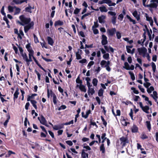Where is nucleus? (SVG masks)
I'll use <instances>...</instances> for the list:
<instances>
[{
  "instance_id": "nucleus-51",
  "label": "nucleus",
  "mask_w": 158,
  "mask_h": 158,
  "mask_svg": "<svg viewBox=\"0 0 158 158\" xmlns=\"http://www.w3.org/2000/svg\"><path fill=\"white\" fill-rule=\"evenodd\" d=\"M123 15L122 14H121L118 16V19L120 21H122L123 18Z\"/></svg>"
},
{
  "instance_id": "nucleus-20",
  "label": "nucleus",
  "mask_w": 158,
  "mask_h": 158,
  "mask_svg": "<svg viewBox=\"0 0 158 158\" xmlns=\"http://www.w3.org/2000/svg\"><path fill=\"white\" fill-rule=\"evenodd\" d=\"M21 55L23 57V59L26 61V64H27L28 58L27 55L25 53H22V54Z\"/></svg>"
},
{
  "instance_id": "nucleus-8",
  "label": "nucleus",
  "mask_w": 158,
  "mask_h": 158,
  "mask_svg": "<svg viewBox=\"0 0 158 158\" xmlns=\"http://www.w3.org/2000/svg\"><path fill=\"white\" fill-rule=\"evenodd\" d=\"M133 15L137 21H139L140 19V15L138 14L136 10L134 11L132 13Z\"/></svg>"
},
{
  "instance_id": "nucleus-29",
  "label": "nucleus",
  "mask_w": 158,
  "mask_h": 158,
  "mask_svg": "<svg viewBox=\"0 0 158 158\" xmlns=\"http://www.w3.org/2000/svg\"><path fill=\"white\" fill-rule=\"evenodd\" d=\"M142 110L146 113H148L149 112L148 111V110L149 109V107L148 106H143V108H142Z\"/></svg>"
},
{
  "instance_id": "nucleus-49",
  "label": "nucleus",
  "mask_w": 158,
  "mask_h": 158,
  "mask_svg": "<svg viewBox=\"0 0 158 158\" xmlns=\"http://www.w3.org/2000/svg\"><path fill=\"white\" fill-rule=\"evenodd\" d=\"M103 90L101 89H100L98 92V95L99 96H101L103 95Z\"/></svg>"
},
{
  "instance_id": "nucleus-5",
  "label": "nucleus",
  "mask_w": 158,
  "mask_h": 158,
  "mask_svg": "<svg viewBox=\"0 0 158 158\" xmlns=\"http://www.w3.org/2000/svg\"><path fill=\"white\" fill-rule=\"evenodd\" d=\"M121 141V144L122 145V147H124L127 143L129 142V141L125 137H122L120 139Z\"/></svg>"
},
{
  "instance_id": "nucleus-22",
  "label": "nucleus",
  "mask_w": 158,
  "mask_h": 158,
  "mask_svg": "<svg viewBox=\"0 0 158 158\" xmlns=\"http://www.w3.org/2000/svg\"><path fill=\"white\" fill-rule=\"evenodd\" d=\"M19 91L18 88H17L14 94V100L16 99L18 97V95L19 94Z\"/></svg>"
},
{
  "instance_id": "nucleus-42",
  "label": "nucleus",
  "mask_w": 158,
  "mask_h": 158,
  "mask_svg": "<svg viewBox=\"0 0 158 158\" xmlns=\"http://www.w3.org/2000/svg\"><path fill=\"white\" fill-rule=\"evenodd\" d=\"M146 125L147 126V127L148 130L150 131L151 129V126L150 122L149 121H147L146 122Z\"/></svg>"
},
{
  "instance_id": "nucleus-27",
  "label": "nucleus",
  "mask_w": 158,
  "mask_h": 158,
  "mask_svg": "<svg viewBox=\"0 0 158 158\" xmlns=\"http://www.w3.org/2000/svg\"><path fill=\"white\" fill-rule=\"evenodd\" d=\"M63 22L60 20H58L55 22V26H61L63 25Z\"/></svg>"
},
{
  "instance_id": "nucleus-2",
  "label": "nucleus",
  "mask_w": 158,
  "mask_h": 158,
  "mask_svg": "<svg viewBox=\"0 0 158 158\" xmlns=\"http://www.w3.org/2000/svg\"><path fill=\"white\" fill-rule=\"evenodd\" d=\"M158 5V0H151L150 3L147 5V7L151 8H157Z\"/></svg>"
},
{
  "instance_id": "nucleus-33",
  "label": "nucleus",
  "mask_w": 158,
  "mask_h": 158,
  "mask_svg": "<svg viewBox=\"0 0 158 158\" xmlns=\"http://www.w3.org/2000/svg\"><path fill=\"white\" fill-rule=\"evenodd\" d=\"M100 150L102 151V153H104L105 152V148L103 143H102L100 147Z\"/></svg>"
},
{
  "instance_id": "nucleus-62",
  "label": "nucleus",
  "mask_w": 158,
  "mask_h": 158,
  "mask_svg": "<svg viewBox=\"0 0 158 158\" xmlns=\"http://www.w3.org/2000/svg\"><path fill=\"white\" fill-rule=\"evenodd\" d=\"M4 6H3L1 10V14L4 16H6V14L5 13L4 11Z\"/></svg>"
},
{
  "instance_id": "nucleus-38",
  "label": "nucleus",
  "mask_w": 158,
  "mask_h": 158,
  "mask_svg": "<svg viewBox=\"0 0 158 158\" xmlns=\"http://www.w3.org/2000/svg\"><path fill=\"white\" fill-rule=\"evenodd\" d=\"M103 58L105 60H108L109 58V54L108 53H105L103 55Z\"/></svg>"
},
{
  "instance_id": "nucleus-56",
  "label": "nucleus",
  "mask_w": 158,
  "mask_h": 158,
  "mask_svg": "<svg viewBox=\"0 0 158 158\" xmlns=\"http://www.w3.org/2000/svg\"><path fill=\"white\" fill-rule=\"evenodd\" d=\"M148 136L142 133L141 134V138L142 139H145L148 138Z\"/></svg>"
},
{
  "instance_id": "nucleus-10",
  "label": "nucleus",
  "mask_w": 158,
  "mask_h": 158,
  "mask_svg": "<svg viewBox=\"0 0 158 158\" xmlns=\"http://www.w3.org/2000/svg\"><path fill=\"white\" fill-rule=\"evenodd\" d=\"M116 30L115 28H112L111 29H108L107 30V32L109 35L110 36L113 35L116 31Z\"/></svg>"
},
{
  "instance_id": "nucleus-48",
  "label": "nucleus",
  "mask_w": 158,
  "mask_h": 158,
  "mask_svg": "<svg viewBox=\"0 0 158 158\" xmlns=\"http://www.w3.org/2000/svg\"><path fill=\"white\" fill-rule=\"evenodd\" d=\"M15 15H16L19 14L20 11V9L15 6Z\"/></svg>"
},
{
  "instance_id": "nucleus-36",
  "label": "nucleus",
  "mask_w": 158,
  "mask_h": 158,
  "mask_svg": "<svg viewBox=\"0 0 158 158\" xmlns=\"http://www.w3.org/2000/svg\"><path fill=\"white\" fill-rule=\"evenodd\" d=\"M98 82V80L96 78H94L93 79L92 81V83L94 86H96L97 85Z\"/></svg>"
},
{
  "instance_id": "nucleus-25",
  "label": "nucleus",
  "mask_w": 158,
  "mask_h": 158,
  "mask_svg": "<svg viewBox=\"0 0 158 158\" xmlns=\"http://www.w3.org/2000/svg\"><path fill=\"white\" fill-rule=\"evenodd\" d=\"M31 102L34 108L37 109V107L36 104L37 103V102L35 100H31Z\"/></svg>"
},
{
  "instance_id": "nucleus-9",
  "label": "nucleus",
  "mask_w": 158,
  "mask_h": 158,
  "mask_svg": "<svg viewBox=\"0 0 158 158\" xmlns=\"http://www.w3.org/2000/svg\"><path fill=\"white\" fill-rule=\"evenodd\" d=\"M107 38L104 35H102V45H105L107 44Z\"/></svg>"
},
{
  "instance_id": "nucleus-47",
  "label": "nucleus",
  "mask_w": 158,
  "mask_h": 158,
  "mask_svg": "<svg viewBox=\"0 0 158 158\" xmlns=\"http://www.w3.org/2000/svg\"><path fill=\"white\" fill-rule=\"evenodd\" d=\"M152 70H153V72L154 73L156 71V65L154 63H153V62L152 63Z\"/></svg>"
},
{
  "instance_id": "nucleus-31",
  "label": "nucleus",
  "mask_w": 158,
  "mask_h": 158,
  "mask_svg": "<svg viewBox=\"0 0 158 158\" xmlns=\"http://www.w3.org/2000/svg\"><path fill=\"white\" fill-rule=\"evenodd\" d=\"M127 18L129 19V21L132 22L133 24H135L136 23L135 20H134L131 18L128 15H126Z\"/></svg>"
},
{
  "instance_id": "nucleus-52",
  "label": "nucleus",
  "mask_w": 158,
  "mask_h": 158,
  "mask_svg": "<svg viewBox=\"0 0 158 158\" xmlns=\"http://www.w3.org/2000/svg\"><path fill=\"white\" fill-rule=\"evenodd\" d=\"M76 82L77 83L80 84H82V82L81 80H80L79 77H78L76 79Z\"/></svg>"
},
{
  "instance_id": "nucleus-54",
  "label": "nucleus",
  "mask_w": 158,
  "mask_h": 158,
  "mask_svg": "<svg viewBox=\"0 0 158 158\" xmlns=\"http://www.w3.org/2000/svg\"><path fill=\"white\" fill-rule=\"evenodd\" d=\"M41 45L43 48L44 47L46 49L48 48L46 43L44 42H41Z\"/></svg>"
},
{
  "instance_id": "nucleus-28",
  "label": "nucleus",
  "mask_w": 158,
  "mask_h": 158,
  "mask_svg": "<svg viewBox=\"0 0 158 158\" xmlns=\"http://www.w3.org/2000/svg\"><path fill=\"white\" fill-rule=\"evenodd\" d=\"M154 90V88L153 86H151L149 88H148L147 89V91L148 94H151L152 91H153Z\"/></svg>"
},
{
  "instance_id": "nucleus-23",
  "label": "nucleus",
  "mask_w": 158,
  "mask_h": 158,
  "mask_svg": "<svg viewBox=\"0 0 158 158\" xmlns=\"http://www.w3.org/2000/svg\"><path fill=\"white\" fill-rule=\"evenodd\" d=\"M138 127L135 125H134L131 128L132 132L133 133L137 132L138 131Z\"/></svg>"
},
{
  "instance_id": "nucleus-43",
  "label": "nucleus",
  "mask_w": 158,
  "mask_h": 158,
  "mask_svg": "<svg viewBox=\"0 0 158 158\" xmlns=\"http://www.w3.org/2000/svg\"><path fill=\"white\" fill-rule=\"evenodd\" d=\"M14 8H15V7H13L10 6H8V10L10 13L13 12Z\"/></svg>"
},
{
  "instance_id": "nucleus-4",
  "label": "nucleus",
  "mask_w": 158,
  "mask_h": 158,
  "mask_svg": "<svg viewBox=\"0 0 158 158\" xmlns=\"http://www.w3.org/2000/svg\"><path fill=\"white\" fill-rule=\"evenodd\" d=\"M104 3L108 4L110 6H114L116 4V3L112 2L110 0H102L99 1L98 2V4H102Z\"/></svg>"
},
{
  "instance_id": "nucleus-32",
  "label": "nucleus",
  "mask_w": 158,
  "mask_h": 158,
  "mask_svg": "<svg viewBox=\"0 0 158 158\" xmlns=\"http://www.w3.org/2000/svg\"><path fill=\"white\" fill-rule=\"evenodd\" d=\"M106 134L105 133H103L101 135V138L102 139V143L104 142L105 140L106 139H107L106 137Z\"/></svg>"
},
{
  "instance_id": "nucleus-46",
  "label": "nucleus",
  "mask_w": 158,
  "mask_h": 158,
  "mask_svg": "<svg viewBox=\"0 0 158 158\" xmlns=\"http://www.w3.org/2000/svg\"><path fill=\"white\" fill-rule=\"evenodd\" d=\"M94 64V62L93 61H90L88 64L87 67L88 69H90L91 67Z\"/></svg>"
},
{
  "instance_id": "nucleus-7",
  "label": "nucleus",
  "mask_w": 158,
  "mask_h": 158,
  "mask_svg": "<svg viewBox=\"0 0 158 158\" xmlns=\"http://www.w3.org/2000/svg\"><path fill=\"white\" fill-rule=\"evenodd\" d=\"M144 16L146 18V20L149 22L151 25H152L153 23V21L152 18L150 16H149L147 13H145L144 14Z\"/></svg>"
},
{
  "instance_id": "nucleus-17",
  "label": "nucleus",
  "mask_w": 158,
  "mask_h": 158,
  "mask_svg": "<svg viewBox=\"0 0 158 158\" xmlns=\"http://www.w3.org/2000/svg\"><path fill=\"white\" fill-rule=\"evenodd\" d=\"M47 40L48 44L51 46H53L54 42L52 39L50 37L48 36L47 37Z\"/></svg>"
},
{
  "instance_id": "nucleus-16",
  "label": "nucleus",
  "mask_w": 158,
  "mask_h": 158,
  "mask_svg": "<svg viewBox=\"0 0 158 158\" xmlns=\"http://www.w3.org/2000/svg\"><path fill=\"white\" fill-rule=\"evenodd\" d=\"M144 27L145 29H143V31H144V32H146V31L147 32L148 36H150V35H151L152 33V30L151 29H150V30H149L148 29L147 26L146 25H144Z\"/></svg>"
},
{
  "instance_id": "nucleus-39",
  "label": "nucleus",
  "mask_w": 158,
  "mask_h": 158,
  "mask_svg": "<svg viewBox=\"0 0 158 158\" xmlns=\"http://www.w3.org/2000/svg\"><path fill=\"white\" fill-rule=\"evenodd\" d=\"M26 48H27V50L29 52V54L34 53V51L32 50V49L30 47H28L27 45L26 46Z\"/></svg>"
},
{
  "instance_id": "nucleus-18",
  "label": "nucleus",
  "mask_w": 158,
  "mask_h": 158,
  "mask_svg": "<svg viewBox=\"0 0 158 158\" xmlns=\"http://www.w3.org/2000/svg\"><path fill=\"white\" fill-rule=\"evenodd\" d=\"M110 64V62L109 61H106L105 60H102L100 62V64L102 66L105 65H109Z\"/></svg>"
},
{
  "instance_id": "nucleus-15",
  "label": "nucleus",
  "mask_w": 158,
  "mask_h": 158,
  "mask_svg": "<svg viewBox=\"0 0 158 158\" xmlns=\"http://www.w3.org/2000/svg\"><path fill=\"white\" fill-rule=\"evenodd\" d=\"M77 87H79L81 91L85 92H86V90L85 88V86L82 84L77 85Z\"/></svg>"
},
{
  "instance_id": "nucleus-24",
  "label": "nucleus",
  "mask_w": 158,
  "mask_h": 158,
  "mask_svg": "<svg viewBox=\"0 0 158 158\" xmlns=\"http://www.w3.org/2000/svg\"><path fill=\"white\" fill-rule=\"evenodd\" d=\"M85 150H83L81 152V156L83 158H88V154L85 152Z\"/></svg>"
},
{
  "instance_id": "nucleus-60",
  "label": "nucleus",
  "mask_w": 158,
  "mask_h": 158,
  "mask_svg": "<svg viewBox=\"0 0 158 158\" xmlns=\"http://www.w3.org/2000/svg\"><path fill=\"white\" fill-rule=\"evenodd\" d=\"M108 14L110 15H111L113 16H116L115 15H116L115 12L111 11H109L108 12Z\"/></svg>"
},
{
  "instance_id": "nucleus-55",
  "label": "nucleus",
  "mask_w": 158,
  "mask_h": 158,
  "mask_svg": "<svg viewBox=\"0 0 158 158\" xmlns=\"http://www.w3.org/2000/svg\"><path fill=\"white\" fill-rule=\"evenodd\" d=\"M66 108V106L64 105H62L59 108H58V110H63L65 109Z\"/></svg>"
},
{
  "instance_id": "nucleus-58",
  "label": "nucleus",
  "mask_w": 158,
  "mask_h": 158,
  "mask_svg": "<svg viewBox=\"0 0 158 158\" xmlns=\"http://www.w3.org/2000/svg\"><path fill=\"white\" fill-rule=\"evenodd\" d=\"M50 93L51 95L52 96V94H53L52 91H49V90L48 89H47V96L48 98H49L50 95Z\"/></svg>"
},
{
  "instance_id": "nucleus-30",
  "label": "nucleus",
  "mask_w": 158,
  "mask_h": 158,
  "mask_svg": "<svg viewBox=\"0 0 158 158\" xmlns=\"http://www.w3.org/2000/svg\"><path fill=\"white\" fill-rule=\"evenodd\" d=\"M99 9L101 12H106L108 10L104 6L100 7Z\"/></svg>"
},
{
  "instance_id": "nucleus-14",
  "label": "nucleus",
  "mask_w": 158,
  "mask_h": 158,
  "mask_svg": "<svg viewBox=\"0 0 158 158\" xmlns=\"http://www.w3.org/2000/svg\"><path fill=\"white\" fill-rule=\"evenodd\" d=\"M106 17L104 15H102L98 18V21L99 23H105V19Z\"/></svg>"
},
{
  "instance_id": "nucleus-6",
  "label": "nucleus",
  "mask_w": 158,
  "mask_h": 158,
  "mask_svg": "<svg viewBox=\"0 0 158 158\" xmlns=\"http://www.w3.org/2000/svg\"><path fill=\"white\" fill-rule=\"evenodd\" d=\"M124 66L123 68L127 70H133L134 69V66L133 65H131V66H129V65L128 63L125 62L124 64Z\"/></svg>"
},
{
  "instance_id": "nucleus-3",
  "label": "nucleus",
  "mask_w": 158,
  "mask_h": 158,
  "mask_svg": "<svg viewBox=\"0 0 158 158\" xmlns=\"http://www.w3.org/2000/svg\"><path fill=\"white\" fill-rule=\"evenodd\" d=\"M137 50L139 55H142L144 57H145L146 54L147 53V50L146 48L144 47L138 48Z\"/></svg>"
},
{
  "instance_id": "nucleus-34",
  "label": "nucleus",
  "mask_w": 158,
  "mask_h": 158,
  "mask_svg": "<svg viewBox=\"0 0 158 158\" xmlns=\"http://www.w3.org/2000/svg\"><path fill=\"white\" fill-rule=\"evenodd\" d=\"M90 113V110H88V111H87L86 112L85 115L84 116H83V114L84 113V112H82V117H83L85 118H87L88 117L89 114Z\"/></svg>"
},
{
  "instance_id": "nucleus-1",
  "label": "nucleus",
  "mask_w": 158,
  "mask_h": 158,
  "mask_svg": "<svg viewBox=\"0 0 158 158\" xmlns=\"http://www.w3.org/2000/svg\"><path fill=\"white\" fill-rule=\"evenodd\" d=\"M19 19L21 21L20 22L18 21V23L21 25L24 26L27 24V25L24 26V30L25 33H27L34 25V23L33 22L29 23L31 21V19L30 18H27L22 15L19 17Z\"/></svg>"
},
{
  "instance_id": "nucleus-63",
  "label": "nucleus",
  "mask_w": 158,
  "mask_h": 158,
  "mask_svg": "<svg viewBox=\"0 0 158 158\" xmlns=\"http://www.w3.org/2000/svg\"><path fill=\"white\" fill-rule=\"evenodd\" d=\"M80 9L76 8L74 10V13L75 14H78L80 11Z\"/></svg>"
},
{
  "instance_id": "nucleus-26",
  "label": "nucleus",
  "mask_w": 158,
  "mask_h": 158,
  "mask_svg": "<svg viewBox=\"0 0 158 158\" xmlns=\"http://www.w3.org/2000/svg\"><path fill=\"white\" fill-rule=\"evenodd\" d=\"M40 122L42 124H45V123L46 122V121L43 115L40 116Z\"/></svg>"
},
{
  "instance_id": "nucleus-45",
  "label": "nucleus",
  "mask_w": 158,
  "mask_h": 158,
  "mask_svg": "<svg viewBox=\"0 0 158 158\" xmlns=\"http://www.w3.org/2000/svg\"><path fill=\"white\" fill-rule=\"evenodd\" d=\"M53 128L54 129L57 130L62 128V127L60 125H55Z\"/></svg>"
},
{
  "instance_id": "nucleus-19",
  "label": "nucleus",
  "mask_w": 158,
  "mask_h": 158,
  "mask_svg": "<svg viewBox=\"0 0 158 158\" xmlns=\"http://www.w3.org/2000/svg\"><path fill=\"white\" fill-rule=\"evenodd\" d=\"M34 54H29V59H28V60L27 61V65L28 66L30 64V62H31L32 61V57L33 58Z\"/></svg>"
},
{
  "instance_id": "nucleus-12",
  "label": "nucleus",
  "mask_w": 158,
  "mask_h": 158,
  "mask_svg": "<svg viewBox=\"0 0 158 158\" xmlns=\"http://www.w3.org/2000/svg\"><path fill=\"white\" fill-rule=\"evenodd\" d=\"M143 39H142L140 40H139L138 41V43L139 44H140L141 45H143L144 42L145 41L146 39V36L145 35V32H144L143 35Z\"/></svg>"
},
{
  "instance_id": "nucleus-40",
  "label": "nucleus",
  "mask_w": 158,
  "mask_h": 158,
  "mask_svg": "<svg viewBox=\"0 0 158 158\" xmlns=\"http://www.w3.org/2000/svg\"><path fill=\"white\" fill-rule=\"evenodd\" d=\"M53 101L55 104H56L57 103L56 97V95L54 94H52Z\"/></svg>"
},
{
  "instance_id": "nucleus-59",
  "label": "nucleus",
  "mask_w": 158,
  "mask_h": 158,
  "mask_svg": "<svg viewBox=\"0 0 158 158\" xmlns=\"http://www.w3.org/2000/svg\"><path fill=\"white\" fill-rule=\"evenodd\" d=\"M144 86L147 89L148 88L149 86L151 85L150 83L149 82H146L143 83Z\"/></svg>"
},
{
  "instance_id": "nucleus-44",
  "label": "nucleus",
  "mask_w": 158,
  "mask_h": 158,
  "mask_svg": "<svg viewBox=\"0 0 158 158\" xmlns=\"http://www.w3.org/2000/svg\"><path fill=\"white\" fill-rule=\"evenodd\" d=\"M34 8L31 7V6H29L25 8L26 11L27 12H29L30 13H31V9H33Z\"/></svg>"
},
{
  "instance_id": "nucleus-61",
  "label": "nucleus",
  "mask_w": 158,
  "mask_h": 158,
  "mask_svg": "<svg viewBox=\"0 0 158 158\" xmlns=\"http://www.w3.org/2000/svg\"><path fill=\"white\" fill-rule=\"evenodd\" d=\"M116 16H113L112 18V21L113 24H115L116 23Z\"/></svg>"
},
{
  "instance_id": "nucleus-37",
  "label": "nucleus",
  "mask_w": 158,
  "mask_h": 158,
  "mask_svg": "<svg viewBox=\"0 0 158 158\" xmlns=\"http://www.w3.org/2000/svg\"><path fill=\"white\" fill-rule=\"evenodd\" d=\"M18 36L20 39H22V37H21V36H23L24 35L23 33V31L22 30H19V33H18Z\"/></svg>"
},
{
  "instance_id": "nucleus-57",
  "label": "nucleus",
  "mask_w": 158,
  "mask_h": 158,
  "mask_svg": "<svg viewBox=\"0 0 158 158\" xmlns=\"http://www.w3.org/2000/svg\"><path fill=\"white\" fill-rule=\"evenodd\" d=\"M116 35L118 39H119L121 37V34L118 31L116 32Z\"/></svg>"
},
{
  "instance_id": "nucleus-50",
  "label": "nucleus",
  "mask_w": 158,
  "mask_h": 158,
  "mask_svg": "<svg viewBox=\"0 0 158 158\" xmlns=\"http://www.w3.org/2000/svg\"><path fill=\"white\" fill-rule=\"evenodd\" d=\"M131 89L133 91V92L135 94H138L139 93V91L137 90H136L134 87H131Z\"/></svg>"
},
{
  "instance_id": "nucleus-13",
  "label": "nucleus",
  "mask_w": 158,
  "mask_h": 158,
  "mask_svg": "<svg viewBox=\"0 0 158 158\" xmlns=\"http://www.w3.org/2000/svg\"><path fill=\"white\" fill-rule=\"evenodd\" d=\"M27 0H13L12 2L16 4H20L24 2L27 3Z\"/></svg>"
},
{
  "instance_id": "nucleus-64",
  "label": "nucleus",
  "mask_w": 158,
  "mask_h": 158,
  "mask_svg": "<svg viewBox=\"0 0 158 158\" xmlns=\"http://www.w3.org/2000/svg\"><path fill=\"white\" fill-rule=\"evenodd\" d=\"M34 41L35 43H37L39 42L38 38L35 35H34Z\"/></svg>"
},
{
  "instance_id": "nucleus-53",
  "label": "nucleus",
  "mask_w": 158,
  "mask_h": 158,
  "mask_svg": "<svg viewBox=\"0 0 158 158\" xmlns=\"http://www.w3.org/2000/svg\"><path fill=\"white\" fill-rule=\"evenodd\" d=\"M99 26L98 24V23L97 20L96 22H94V25L92 27V28H96L98 27Z\"/></svg>"
},
{
  "instance_id": "nucleus-41",
  "label": "nucleus",
  "mask_w": 158,
  "mask_h": 158,
  "mask_svg": "<svg viewBox=\"0 0 158 158\" xmlns=\"http://www.w3.org/2000/svg\"><path fill=\"white\" fill-rule=\"evenodd\" d=\"M76 59L77 60H80L82 58L81 55L79 53V52H77L76 53Z\"/></svg>"
},
{
  "instance_id": "nucleus-11",
  "label": "nucleus",
  "mask_w": 158,
  "mask_h": 158,
  "mask_svg": "<svg viewBox=\"0 0 158 158\" xmlns=\"http://www.w3.org/2000/svg\"><path fill=\"white\" fill-rule=\"evenodd\" d=\"M150 96L153 98L155 102L157 101L158 97L157 93L156 91H153L152 94H150Z\"/></svg>"
},
{
  "instance_id": "nucleus-35",
  "label": "nucleus",
  "mask_w": 158,
  "mask_h": 158,
  "mask_svg": "<svg viewBox=\"0 0 158 158\" xmlns=\"http://www.w3.org/2000/svg\"><path fill=\"white\" fill-rule=\"evenodd\" d=\"M128 73L131 76V78L132 80H134L135 79V77L134 73L131 71H129Z\"/></svg>"
},
{
  "instance_id": "nucleus-21",
  "label": "nucleus",
  "mask_w": 158,
  "mask_h": 158,
  "mask_svg": "<svg viewBox=\"0 0 158 158\" xmlns=\"http://www.w3.org/2000/svg\"><path fill=\"white\" fill-rule=\"evenodd\" d=\"M88 89V93L89 95L90 94L92 95L94 93L95 91L93 88H89Z\"/></svg>"
}]
</instances>
